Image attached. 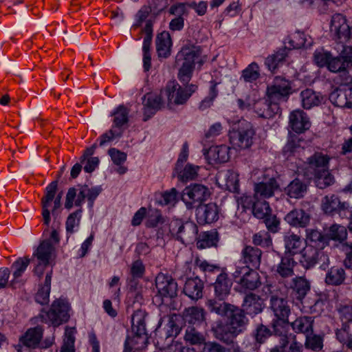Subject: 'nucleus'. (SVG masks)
<instances>
[{
	"label": "nucleus",
	"mask_w": 352,
	"mask_h": 352,
	"mask_svg": "<svg viewBox=\"0 0 352 352\" xmlns=\"http://www.w3.org/2000/svg\"><path fill=\"white\" fill-rule=\"evenodd\" d=\"M162 104V99L160 96L153 93H147L143 97V105L154 109L159 110Z\"/></svg>",
	"instance_id": "nucleus-64"
},
{
	"label": "nucleus",
	"mask_w": 352,
	"mask_h": 352,
	"mask_svg": "<svg viewBox=\"0 0 352 352\" xmlns=\"http://www.w3.org/2000/svg\"><path fill=\"white\" fill-rule=\"evenodd\" d=\"M184 340L191 345H204L206 342L205 336L194 327L190 326H188L186 330Z\"/></svg>",
	"instance_id": "nucleus-44"
},
{
	"label": "nucleus",
	"mask_w": 352,
	"mask_h": 352,
	"mask_svg": "<svg viewBox=\"0 0 352 352\" xmlns=\"http://www.w3.org/2000/svg\"><path fill=\"white\" fill-rule=\"evenodd\" d=\"M177 195L178 192L176 188H172L168 190L162 192L157 202L162 206H175L178 201Z\"/></svg>",
	"instance_id": "nucleus-53"
},
{
	"label": "nucleus",
	"mask_w": 352,
	"mask_h": 352,
	"mask_svg": "<svg viewBox=\"0 0 352 352\" xmlns=\"http://www.w3.org/2000/svg\"><path fill=\"white\" fill-rule=\"evenodd\" d=\"M30 258L28 256L19 257L14 261L10 266V272H12L13 278L10 281V286L14 288L19 278H21L28 265L30 263Z\"/></svg>",
	"instance_id": "nucleus-36"
},
{
	"label": "nucleus",
	"mask_w": 352,
	"mask_h": 352,
	"mask_svg": "<svg viewBox=\"0 0 352 352\" xmlns=\"http://www.w3.org/2000/svg\"><path fill=\"white\" fill-rule=\"evenodd\" d=\"M328 243L327 235H324L316 230L309 232V247L314 248L316 252L318 250L324 249Z\"/></svg>",
	"instance_id": "nucleus-48"
},
{
	"label": "nucleus",
	"mask_w": 352,
	"mask_h": 352,
	"mask_svg": "<svg viewBox=\"0 0 352 352\" xmlns=\"http://www.w3.org/2000/svg\"><path fill=\"white\" fill-rule=\"evenodd\" d=\"M271 330L263 324H258L252 332V336L256 343L261 344L272 336Z\"/></svg>",
	"instance_id": "nucleus-59"
},
{
	"label": "nucleus",
	"mask_w": 352,
	"mask_h": 352,
	"mask_svg": "<svg viewBox=\"0 0 352 352\" xmlns=\"http://www.w3.org/2000/svg\"><path fill=\"white\" fill-rule=\"evenodd\" d=\"M255 135L256 131L252 124L243 120L239 122L237 130L233 132L231 138L239 148L247 149L252 146Z\"/></svg>",
	"instance_id": "nucleus-16"
},
{
	"label": "nucleus",
	"mask_w": 352,
	"mask_h": 352,
	"mask_svg": "<svg viewBox=\"0 0 352 352\" xmlns=\"http://www.w3.org/2000/svg\"><path fill=\"white\" fill-rule=\"evenodd\" d=\"M208 283L214 289V298L210 300H214L219 304L226 302L225 300L230 294L232 286V281L229 278L228 274L224 270H222L216 275L214 282Z\"/></svg>",
	"instance_id": "nucleus-19"
},
{
	"label": "nucleus",
	"mask_w": 352,
	"mask_h": 352,
	"mask_svg": "<svg viewBox=\"0 0 352 352\" xmlns=\"http://www.w3.org/2000/svg\"><path fill=\"white\" fill-rule=\"evenodd\" d=\"M294 258L285 254L280 257V263L276 265V273L281 278H286L294 275V268L296 265Z\"/></svg>",
	"instance_id": "nucleus-38"
},
{
	"label": "nucleus",
	"mask_w": 352,
	"mask_h": 352,
	"mask_svg": "<svg viewBox=\"0 0 352 352\" xmlns=\"http://www.w3.org/2000/svg\"><path fill=\"white\" fill-rule=\"evenodd\" d=\"M210 86L208 89V96H206L199 103L198 109L200 111H205L209 109L214 104V101L219 95V90L217 89L218 85L220 82L216 80H211L210 82Z\"/></svg>",
	"instance_id": "nucleus-41"
},
{
	"label": "nucleus",
	"mask_w": 352,
	"mask_h": 352,
	"mask_svg": "<svg viewBox=\"0 0 352 352\" xmlns=\"http://www.w3.org/2000/svg\"><path fill=\"white\" fill-rule=\"evenodd\" d=\"M195 265L204 273L206 283H210V276L211 274H216L222 271L218 265L211 264L207 261H201L199 258H196Z\"/></svg>",
	"instance_id": "nucleus-46"
},
{
	"label": "nucleus",
	"mask_w": 352,
	"mask_h": 352,
	"mask_svg": "<svg viewBox=\"0 0 352 352\" xmlns=\"http://www.w3.org/2000/svg\"><path fill=\"white\" fill-rule=\"evenodd\" d=\"M351 65V58L348 54H344L343 50L340 56L337 57L331 56L327 68L330 72L337 73L346 70L347 67Z\"/></svg>",
	"instance_id": "nucleus-39"
},
{
	"label": "nucleus",
	"mask_w": 352,
	"mask_h": 352,
	"mask_svg": "<svg viewBox=\"0 0 352 352\" xmlns=\"http://www.w3.org/2000/svg\"><path fill=\"white\" fill-rule=\"evenodd\" d=\"M233 277L243 292L255 290L261 285L258 273L248 267L237 266Z\"/></svg>",
	"instance_id": "nucleus-15"
},
{
	"label": "nucleus",
	"mask_w": 352,
	"mask_h": 352,
	"mask_svg": "<svg viewBox=\"0 0 352 352\" xmlns=\"http://www.w3.org/2000/svg\"><path fill=\"white\" fill-rule=\"evenodd\" d=\"M173 43L168 32L163 31L156 37V50L160 58H166L170 56Z\"/></svg>",
	"instance_id": "nucleus-35"
},
{
	"label": "nucleus",
	"mask_w": 352,
	"mask_h": 352,
	"mask_svg": "<svg viewBox=\"0 0 352 352\" xmlns=\"http://www.w3.org/2000/svg\"><path fill=\"white\" fill-rule=\"evenodd\" d=\"M252 243L255 246L268 248L272 245V239L268 232L262 230L253 234Z\"/></svg>",
	"instance_id": "nucleus-56"
},
{
	"label": "nucleus",
	"mask_w": 352,
	"mask_h": 352,
	"mask_svg": "<svg viewBox=\"0 0 352 352\" xmlns=\"http://www.w3.org/2000/svg\"><path fill=\"white\" fill-rule=\"evenodd\" d=\"M242 207L251 210L252 214L258 219H262L272 212L270 205L265 199L252 195H243L241 198Z\"/></svg>",
	"instance_id": "nucleus-18"
},
{
	"label": "nucleus",
	"mask_w": 352,
	"mask_h": 352,
	"mask_svg": "<svg viewBox=\"0 0 352 352\" xmlns=\"http://www.w3.org/2000/svg\"><path fill=\"white\" fill-rule=\"evenodd\" d=\"M210 189L201 184H190L182 191V200L188 209H192L202 204L210 197Z\"/></svg>",
	"instance_id": "nucleus-13"
},
{
	"label": "nucleus",
	"mask_w": 352,
	"mask_h": 352,
	"mask_svg": "<svg viewBox=\"0 0 352 352\" xmlns=\"http://www.w3.org/2000/svg\"><path fill=\"white\" fill-rule=\"evenodd\" d=\"M345 279L344 270L341 267H332L326 276V282L328 284L338 285Z\"/></svg>",
	"instance_id": "nucleus-54"
},
{
	"label": "nucleus",
	"mask_w": 352,
	"mask_h": 352,
	"mask_svg": "<svg viewBox=\"0 0 352 352\" xmlns=\"http://www.w3.org/2000/svg\"><path fill=\"white\" fill-rule=\"evenodd\" d=\"M183 319L189 325L200 326L205 323L206 312L204 309L198 307L186 308L183 312Z\"/></svg>",
	"instance_id": "nucleus-32"
},
{
	"label": "nucleus",
	"mask_w": 352,
	"mask_h": 352,
	"mask_svg": "<svg viewBox=\"0 0 352 352\" xmlns=\"http://www.w3.org/2000/svg\"><path fill=\"white\" fill-rule=\"evenodd\" d=\"M155 287L157 293L154 297L159 307H168L177 296V281L169 274L159 273L155 277Z\"/></svg>",
	"instance_id": "nucleus-9"
},
{
	"label": "nucleus",
	"mask_w": 352,
	"mask_h": 352,
	"mask_svg": "<svg viewBox=\"0 0 352 352\" xmlns=\"http://www.w3.org/2000/svg\"><path fill=\"white\" fill-rule=\"evenodd\" d=\"M259 66L256 62L249 64L241 72L240 79L245 82H254L260 78Z\"/></svg>",
	"instance_id": "nucleus-42"
},
{
	"label": "nucleus",
	"mask_w": 352,
	"mask_h": 352,
	"mask_svg": "<svg viewBox=\"0 0 352 352\" xmlns=\"http://www.w3.org/2000/svg\"><path fill=\"white\" fill-rule=\"evenodd\" d=\"M146 312L142 310L133 313L131 333L126 337L122 352H137L146 348L149 337L146 329Z\"/></svg>",
	"instance_id": "nucleus-5"
},
{
	"label": "nucleus",
	"mask_w": 352,
	"mask_h": 352,
	"mask_svg": "<svg viewBox=\"0 0 352 352\" xmlns=\"http://www.w3.org/2000/svg\"><path fill=\"white\" fill-rule=\"evenodd\" d=\"M329 100L336 107L352 108V87L343 85L336 89L331 93Z\"/></svg>",
	"instance_id": "nucleus-22"
},
{
	"label": "nucleus",
	"mask_w": 352,
	"mask_h": 352,
	"mask_svg": "<svg viewBox=\"0 0 352 352\" xmlns=\"http://www.w3.org/2000/svg\"><path fill=\"white\" fill-rule=\"evenodd\" d=\"M169 233L173 239L184 244L192 243L197 238L198 226L193 221H182L177 219L169 223Z\"/></svg>",
	"instance_id": "nucleus-12"
},
{
	"label": "nucleus",
	"mask_w": 352,
	"mask_h": 352,
	"mask_svg": "<svg viewBox=\"0 0 352 352\" xmlns=\"http://www.w3.org/2000/svg\"><path fill=\"white\" fill-rule=\"evenodd\" d=\"M314 182L320 189H324L334 183V177L329 173V169L318 170L315 174Z\"/></svg>",
	"instance_id": "nucleus-47"
},
{
	"label": "nucleus",
	"mask_w": 352,
	"mask_h": 352,
	"mask_svg": "<svg viewBox=\"0 0 352 352\" xmlns=\"http://www.w3.org/2000/svg\"><path fill=\"white\" fill-rule=\"evenodd\" d=\"M78 186L80 188L78 195L75 187H71L68 189L65 197V208L70 210L75 206L82 208V206L85 199H87L88 208L91 210L96 199L103 190L102 186H95L91 188L87 184Z\"/></svg>",
	"instance_id": "nucleus-7"
},
{
	"label": "nucleus",
	"mask_w": 352,
	"mask_h": 352,
	"mask_svg": "<svg viewBox=\"0 0 352 352\" xmlns=\"http://www.w3.org/2000/svg\"><path fill=\"white\" fill-rule=\"evenodd\" d=\"M284 220L292 227L305 228L306 237L308 238V214L304 210H292L285 216Z\"/></svg>",
	"instance_id": "nucleus-27"
},
{
	"label": "nucleus",
	"mask_w": 352,
	"mask_h": 352,
	"mask_svg": "<svg viewBox=\"0 0 352 352\" xmlns=\"http://www.w3.org/2000/svg\"><path fill=\"white\" fill-rule=\"evenodd\" d=\"M52 274V269L47 272L44 283L38 285V291L35 294V302L41 305H48L50 302Z\"/></svg>",
	"instance_id": "nucleus-33"
},
{
	"label": "nucleus",
	"mask_w": 352,
	"mask_h": 352,
	"mask_svg": "<svg viewBox=\"0 0 352 352\" xmlns=\"http://www.w3.org/2000/svg\"><path fill=\"white\" fill-rule=\"evenodd\" d=\"M290 94L283 92L282 89L277 88L273 85H268L266 90V96L274 103L280 104V102H287Z\"/></svg>",
	"instance_id": "nucleus-51"
},
{
	"label": "nucleus",
	"mask_w": 352,
	"mask_h": 352,
	"mask_svg": "<svg viewBox=\"0 0 352 352\" xmlns=\"http://www.w3.org/2000/svg\"><path fill=\"white\" fill-rule=\"evenodd\" d=\"M58 190V180H54L50 183L45 188V193L41 199V204L42 207V217L43 224L46 226H49L51 221V213L49 208L51 206L52 202H54V206L52 210V215L54 218V221L59 216L61 210V195L60 192L56 196Z\"/></svg>",
	"instance_id": "nucleus-8"
},
{
	"label": "nucleus",
	"mask_w": 352,
	"mask_h": 352,
	"mask_svg": "<svg viewBox=\"0 0 352 352\" xmlns=\"http://www.w3.org/2000/svg\"><path fill=\"white\" fill-rule=\"evenodd\" d=\"M262 220L266 226L267 232L269 233L275 234L280 231V221L276 214H272V212L269 215L267 214L266 217L262 219Z\"/></svg>",
	"instance_id": "nucleus-62"
},
{
	"label": "nucleus",
	"mask_w": 352,
	"mask_h": 352,
	"mask_svg": "<svg viewBox=\"0 0 352 352\" xmlns=\"http://www.w3.org/2000/svg\"><path fill=\"white\" fill-rule=\"evenodd\" d=\"M330 157L322 153H316L309 158V164L314 166L321 170L329 169Z\"/></svg>",
	"instance_id": "nucleus-61"
},
{
	"label": "nucleus",
	"mask_w": 352,
	"mask_h": 352,
	"mask_svg": "<svg viewBox=\"0 0 352 352\" xmlns=\"http://www.w3.org/2000/svg\"><path fill=\"white\" fill-rule=\"evenodd\" d=\"M292 288L296 296V299L302 300L308 292V280L303 276H298L292 280Z\"/></svg>",
	"instance_id": "nucleus-49"
},
{
	"label": "nucleus",
	"mask_w": 352,
	"mask_h": 352,
	"mask_svg": "<svg viewBox=\"0 0 352 352\" xmlns=\"http://www.w3.org/2000/svg\"><path fill=\"white\" fill-rule=\"evenodd\" d=\"M306 189V185L300 179H295L285 188V192L291 198L298 199L303 196Z\"/></svg>",
	"instance_id": "nucleus-43"
},
{
	"label": "nucleus",
	"mask_w": 352,
	"mask_h": 352,
	"mask_svg": "<svg viewBox=\"0 0 352 352\" xmlns=\"http://www.w3.org/2000/svg\"><path fill=\"white\" fill-rule=\"evenodd\" d=\"M204 282L198 276L186 280L183 292L192 300H197L203 297Z\"/></svg>",
	"instance_id": "nucleus-29"
},
{
	"label": "nucleus",
	"mask_w": 352,
	"mask_h": 352,
	"mask_svg": "<svg viewBox=\"0 0 352 352\" xmlns=\"http://www.w3.org/2000/svg\"><path fill=\"white\" fill-rule=\"evenodd\" d=\"M206 306L210 312L226 318L225 321L217 320L212 327L216 339L230 344L238 335L245 331L249 320L239 307L228 302L219 304L214 300H208Z\"/></svg>",
	"instance_id": "nucleus-1"
},
{
	"label": "nucleus",
	"mask_w": 352,
	"mask_h": 352,
	"mask_svg": "<svg viewBox=\"0 0 352 352\" xmlns=\"http://www.w3.org/2000/svg\"><path fill=\"white\" fill-rule=\"evenodd\" d=\"M286 41L285 43L289 44V46L287 47L290 52L293 49H300L303 47L306 43V38L303 32L298 31L288 36Z\"/></svg>",
	"instance_id": "nucleus-57"
},
{
	"label": "nucleus",
	"mask_w": 352,
	"mask_h": 352,
	"mask_svg": "<svg viewBox=\"0 0 352 352\" xmlns=\"http://www.w3.org/2000/svg\"><path fill=\"white\" fill-rule=\"evenodd\" d=\"M196 246L199 250L217 248L219 241V234L216 229L202 232L196 239Z\"/></svg>",
	"instance_id": "nucleus-31"
},
{
	"label": "nucleus",
	"mask_w": 352,
	"mask_h": 352,
	"mask_svg": "<svg viewBox=\"0 0 352 352\" xmlns=\"http://www.w3.org/2000/svg\"><path fill=\"white\" fill-rule=\"evenodd\" d=\"M336 309L342 324L352 322V303H341Z\"/></svg>",
	"instance_id": "nucleus-60"
},
{
	"label": "nucleus",
	"mask_w": 352,
	"mask_h": 352,
	"mask_svg": "<svg viewBox=\"0 0 352 352\" xmlns=\"http://www.w3.org/2000/svg\"><path fill=\"white\" fill-rule=\"evenodd\" d=\"M254 110L258 117L265 119H270L281 114L280 104L274 103L267 96L254 102Z\"/></svg>",
	"instance_id": "nucleus-21"
},
{
	"label": "nucleus",
	"mask_w": 352,
	"mask_h": 352,
	"mask_svg": "<svg viewBox=\"0 0 352 352\" xmlns=\"http://www.w3.org/2000/svg\"><path fill=\"white\" fill-rule=\"evenodd\" d=\"M327 237L329 241L331 239L342 243L346 239V228L344 226L339 224H333L329 228Z\"/></svg>",
	"instance_id": "nucleus-52"
},
{
	"label": "nucleus",
	"mask_w": 352,
	"mask_h": 352,
	"mask_svg": "<svg viewBox=\"0 0 352 352\" xmlns=\"http://www.w3.org/2000/svg\"><path fill=\"white\" fill-rule=\"evenodd\" d=\"M129 110L124 104L118 106L111 114L114 117L111 127L117 131L122 130L123 134L129 120Z\"/></svg>",
	"instance_id": "nucleus-34"
},
{
	"label": "nucleus",
	"mask_w": 352,
	"mask_h": 352,
	"mask_svg": "<svg viewBox=\"0 0 352 352\" xmlns=\"http://www.w3.org/2000/svg\"><path fill=\"white\" fill-rule=\"evenodd\" d=\"M44 329L41 325H36L34 327H31L19 338V342L24 346L29 349H37L43 337Z\"/></svg>",
	"instance_id": "nucleus-24"
},
{
	"label": "nucleus",
	"mask_w": 352,
	"mask_h": 352,
	"mask_svg": "<svg viewBox=\"0 0 352 352\" xmlns=\"http://www.w3.org/2000/svg\"><path fill=\"white\" fill-rule=\"evenodd\" d=\"M54 248L52 242L45 239L42 241L36 250L33 253V256L36 257L38 261L42 262L45 265H50V261L52 258Z\"/></svg>",
	"instance_id": "nucleus-37"
},
{
	"label": "nucleus",
	"mask_w": 352,
	"mask_h": 352,
	"mask_svg": "<svg viewBox=\"0 0 352 352\" xmlns=\"http://www.w3.org/2000/svg\"><path fill=\"white\" fill-rule=\"evenodd\" d=\"M220 208L217 204L210 202L202 204L196 207L195 217L197 222L201 225L211 224L218 221Z\"/></svg>",
	"instance_id": "nucleus-20"
},
{
	"label": "nucleus",
	"mask_w": 352,
	"mask_h": 352,
	"mask_svg": "<svg viewBox=\"0 0 352 352\" xmlns=\"http://www.w3.org/2000/svg\"><path fill=\"white\" fill-rule=\"evenodd\" d=\"M230 149L225 144L212 146L208 151V158L215 164L227 162L230 159Z\"/></svg>",
	"instance_id": "nucleus-40"
},
{
	"label": "nucleus",
	"mask_w": 352,
	"mask_h": 352,
	"mask_svg": "<svg viewBox=\"0 0 352 352\" xmlns=\"http://www.w3.org/2000/svg\"><path fill=\"white\" fill-rule=\"evenodd\" d=\"M289 53L287 46L278 48L274 54L269 55L265 60V65L272 72L281 67L286 61Z\"/></svg>",
	"instance_id": "nucleus-30"
},
{
	"label": "nucleus",
	"mask_w": 352,
	"mask_h": 352,
	"mask_svg": "<svg viewBox=\"0 0 352 352\" xmlns=\"http://www.w3.org/2000/svg\"><path fill=\"white\" fill-rule=\"evenodd\" d=\"M270 309L274 315L271 321L273 332L276 336H285L289 329V316L291 314L288 300L276 294H271Z\"/></svg>",
	"instance_id": "nucleus-6"
},
{
	"label": "nucleus",
	"mask_w": 352,
	"mask_h": 352,
	"mask_svg": "<svg viewBox=\"0 0 352 352\" xmlns=\"http://www.w3.org/2000/svg\"><path fill=\"white\" fill-rule=\"evenodd\" d=\"M336 336L343 346L352 351V331L349 324H342L341 328L337 329Z\"/></svg>",
	"instance_id": "nucleus-45"
},
{
	"label": "nucleus",
	"mask_w": 352,
	"mask_h": 352,
	"mask_svg": "<svg viewBox=\"0 0 352 352\" xmlns=\"http://www.w3.org/2000/svg\"><path fill=\"white\" fill-rule=\"evenodd\" d=\"M189 148L187 142H185L182 146L177 162L173 171V177H177L182 182H187L195 179L198 175L199 166L192 164H184L188 159Z\"/></svg>",
	"instance_id": "nucleus-10"
},
{
	"label": "nucleus",
	"mask_w": 352,
	"mask_h": 352,
	"mask_svg": "<svg viewBox=\"0 0 352 352\" xmlns=\"http://www.w3.org/2000/svg\"><path fill=\"white\" fill-rule=\"evenodd\" d=\"M279 188V184L274 177L270 178L267 181L255 184L253 197L261 199H268L274 195V192Z\"/></svg>",
	"instance_id": "nucleus-28"
},
{
	"label": "nucleus",
	"mask_w": 352,
	"mask_h": 352,
	"mask_svg": "<svg viewBox=\"0 0 352 352\" xmlns=\"http://www.w3.org/2000/svg\"><path fill=\"white\" fill-rule=\"evenodd\" d=\"M71 305L65 298H56L48 309L42 308L38 314L30 319L33 324L39 322L54 328L67 323L70 319Z\"/></svg>",
	"instance_id": "nucleus-4"
},
{
	"label": "nucleus",
	"mask_w": 352,
	"mask_h": 352,
	"mask_svg": "<svg viewBox=\"0 0 352 352\" xmlns=\"http://www.w3.org/2000/svg\"><path fill=\"white\" fill-rule=\"evenodd\" d=\"M289 119L291 131L288 132L287 142L282 150L283 157L288 160L292 157H299L300 153H304L308 146L307 140L302 137L308 129L306 127L308 123L307 113L300 109L294 110Z\"/></svg>",
	"instance_id": "nucleus-2"
},
{
	"label": "nucleus",
	"mask_w": 352,
	"mask_h": 352,
	"mask_svg": "<svg viewBox=\"0 0 352 352\" xmlns=\"http://www.w3.org/2000/svg\"><path fill=\"white\" fill-rule=\"evenodd\" d=\"M283 241L285 248V254L292 257L295 254H300L299 262L305 270H308V257L306 252L307 240L294 233L288 232L285 234Z\"/></svg>",
	"instance_id": "nucleus-14"
},
{
	"label": "nucleus",
	"mask_w": 352,
	"mask_h": 352,
	"mask_svg": "<svg viewBox=\"0 0 352 352\" xmlns=\"http://www.w3.org/2000/svg\"><path fill=\"white\" fill-rule=\"evenodd\" d=\"M176 80L169 81L166 86V94L169 103L175 105H184L187 103L192 95L198 90V85L193 83L181 82Z\"/></svg>",
	"instance_id": "nucleus-11"
},
{
	"label": "nucleus",
	"mask_w": 352,
	"mask_h": 352,
	"mask_svg": "<svg viewBox=\"0 0 352 352\" xmlns=\"http://www.w3.org/2000/svg\"><path fill=\"white\" fill-rule=\"evenodd\" d=\"M76 332L74 327L69 328L67 327L65 331V338L63 345L61 348L62 352H75V336Z\"/></svg>",
	"instance_id": "nucleus-55"
},
{
	"label": "nucleus",
	"mask_w": 352,
	"mask_h": 352,
	"mask_svg": "<svg viewBox=\"0 0 352 352\" xmlns=\"http://www.w3.org/2000/svg\"><path fill=\"white\" fill-rule=\"evenodd\" d=\"M164 223V218L162 212L159 209H155L151 213L148 214L145 226L148 228H157L159 224Z\"/></svg>",
	"instance_id": "nucleus-63"
},
{
	"label": "nucleus",
	"mask_w": 352,
	"mask_h": 352,
	"mask_svg": "<svg viewBox=\"0 0 352 352\" xmlns=\"http://www.w3.org/2000/svg\"><path fill=\"white\" fill-rule=\"evenodd\" d=\"M202 48L192 43L184 45L175 57V65L179 67L177 78L180 82L187 83L191 80L195 65L201 67L205 60L201 57Z\"/></svg>",
	"instance_id": "nucleus-3"
},
{
	"label": "nucleus",
	"mask_w": 352,
	"mask_h": 352,
	"mask_svg": "<svg viewBox=\"0 0 352 352\" xmlns=\"http://www.w3.org/2000/svg\"><path fill=\"white\" fill-rule=\"evenodd\" d=\"M321 208L325 214L336 212L340 217H344L346 216V212L349 211V204L347 202H341L336 195H331L322 199Z\"/></svg>",
	"instance_id": "nucleus-23"
},
{
	"label": "nucleus",
	"mask_w": 352,
	"mask_h": 352,
	"mask_svg": "<svg viewBox=\"0 0 352 352\" xmlns=\"http://www.w3.org/2000/svg\"><path fill=\"white\" fill-rule=\"evenodd\" d=\"M262 251L257 247L245 245L241 252V258L244 267L256 270L260 267L261 263Z\"/></svg>",
	"instance_id": "nucleus-26"
},
{
	"label": "nucleus",
	"mask_w": 352,
	"mask_h": 352,
	"mask_svg": "<svg viewBox=\"0 0 352 352\" xmlns=\"http://www.w3.org/2000/svg\"><path fill=\"white\" fill-rule=\"evenodd\" d=\"M82 212V208H78L69 214L65 222L67 234H73L75 232L74 227L79 226Z\"/></svg>",
	"instance_id": "nucleus-58"
},
{
	"label": "nucleus",
	"mask_w": 352,
	"mask_h": 352,
	"mask_svg": "<svg viewBox=\"0 0 352 352\" xmlns=\"http://www.w3.org/2000/svg\"><path fill=\"white\" fill-rule=\"evenodd\" d=\"M308 316H304L302 318H298L294 322H289V327H292V329L296 333H303L305 336L304 345L306 349H308Z\"/></svg>",
	"instance_id": "nucleus-50"
},
{
	"label": "nucleus",
	"mask_w": 352,
	"mask_h": 352,
	"mask_svg": "<svg viewBox=\"0 0 352 352\" xmlns=\"http://www.w3.org/2000/svg\"><path fill=\"white\" fill-rule=\"evenodd\" d=\"M330 32L333 38L341 43H346L352 38V26L348 25L346 16L340 13L332 16Z\"/></svg>",
	"instance_id": "nucleus-17"
},
{
	"label": "nucleus",
	"mask_w": 352,
	"mask_h": 352,
	"mask_svg": "<svg viewBox=\"0 0 352 352\" xmlns=\"http://www.w3.org/2000/svg\"><path fill=\"white\" fill-rule=\"evenodd\" d=\"M241 309L245 315L254 317L262 312L263 302L259 296L249 293L244 296Z\"/></svg>",
	"instance_id": "nucleus-25"
}]
</instances>
